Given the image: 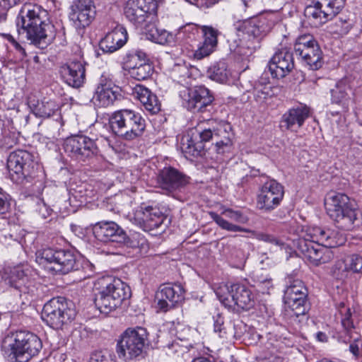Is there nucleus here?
Segmentation results:
<instances>
[{
    "label": "nucleus",
    "instance_id": "1",
    "mask_svg": "<svg viewBox=\"0 0 362 362\" xmlns=\"http://www.w3.org/2000/svg\"><path fill=\"white\" fill-rule=\"evenodd\" d=\"M16 24L18 34L40 49L50 45L56 36L48 11L36 4H24L16 17Z\"/></svg>",
    "mask_w": 362,
    "mask_h": 362
},
{
    "label": "nucleus",
    "instance_id": "2",
    "mask_svg": "<svg viewBox=\"0 0 362 362\" xmlns=\"http://www.w3.org/2000/svg\"><path fill=\"white\" fill-rule=\"evenodd\" d=\"M344 238L338 232L320 227L308 228L296 243L298 252L311 265L318 267L334 257L331 248L341 245Z\"/></svg>",
    "mask_w": 362,
    "mask_h": 362
},
{
    "label": "nucleus",
    "instance_id": "3",
    "mask_svg": "<svg viewBox=\"0 0 362 362\" xmlns=\"http://www.w3.org/2000/svg\"><path fill=\"white\" fill-rule=\"evenodd\" d=\"M237 37L230 42V49L235 54L247 57L259 47L261 40L270 27L265 18H250L234 23Z\"/></svg>",
    "mask_w": 362,
    "mask_h": 362
},
{
    "label": "nucleus",
    "instance_id": "4",
    "mask_svg": "<svg viewBox=\"0 0 362 362\" xmlns=\"http://www.w3.org/2000/svg\"><path fill=\"white\" fill-rule=\"evenodd\" d=\"M325 204L327 214L337 228L351 230L360 224L361 212L346 194L332 192L325 199Z\"/></svg>",
    "mask_w": 362,
    "mask_h": 362
},
{
    "label": "nucleus",
    "instance_id": "5",
    "mask_svg": "<svg viewBox=\"0 0 362 362\" xmlns=\"http://www.w3.org/2000/svg\"><path fill=\"white\" fill-rule=\"evenodd\" d=\"M40 338L29 332L20 331L4 339L2 349L12 362H28L42 349Z\"/></svg>",
    "mask_w": 362,
    "mask_h": 362
},
{
    "label": "nucleus",
    "instance_id": "6",
    "mask_svg": "<svg viewBox=\"0 0 362 362\" xmlns=\"http://www.w3.org/2000/svg\"><path fill=\"white\" fill-rule=\"evenodd\" d=\"M98 284L100 288L95 303L101 313H108L130 296L129 286L119 279L103 278Z\"/></svg>",
    "mask_w": 362,
    "mask_h": 362
},
{
    "label": "nucleus",
    "instance_id": "7",
    "mask_svg": "<svg viewBox=\"0 0 362 362\" xmlns=\"http://www.w3.org/2000/svg\"><path fill=\"white\" fill-rule=\"evenodd\" d=\"M148 333L142 327H129L120 335L117 343L119 358L126 361L137 360L144 356L148 346Z\"/></svg>",
    "mask_w": 362,
    "mask_h": 362
},
{
    "label": "nucleus",
    "instance_id": "8",
    "mask_svg": "<svg viewBox=\"0 0 362 362\" xmlns=\"http://www.w3.org/2000/svg\"><path fill=\"white\" fill-rule=\"evenodd\" d=\"M110 125L115 135L132 141L142 135L146 128V121L139 112L123 109L112 115Z\"/></svg>",
    "mask_w": 362,
    "mask_h": 362
},
{
    "label": "nucleus",
    "instance_id": "9",
    "mask_svg": "<svg viewBox=\"0 0 362 362\" xmlns=\"http://www.w3.org/2000/svg\"><path fill=\"white\" fill-rule=\"evenodd\" d=\"M93 231L95 238L100 242L117 243L132 248L144 249L148 247L144 238L140 235L128 237L125 231L115 222L98 223L93 226Z\"/></svg>",
    "mask_w": 362,
    "mask_h": 362
},
{
    "label": "nucleus",
    "instance_id": "10",
    "mask_svg": "<svg viewBox=\"0 0 362 362\" xmlns=\"http://www.w3.org/2000/svg\"><path fill=\"white\" fill-rule=\"evenodd\" d=\"M73 303L63 297L54 298L44 305L42 319L49 327L59 329L74 319Z\"/></svg>",
    "mask_w": 362,
    "mask_h": 362
},
{
    "label": "nucleus",
    "instance_id": "11",
    "mask_svg": "<svg viewBox=\"0 0 362 362\" xmlns=\"http://www.w3.org/2000/svg\"><path fill=\"white\" fill-rule=\"evenodd\" d=\"M37 168V163L33 154L25 150L11 153L7 159L11 179L17 184L30 182Z\"/></svg>",
    "mask_w": 362,
    "mask_h": 362
},
{
    "label": "nucleus",
    "instance_id": "12",
    "mask_svg": "<svg viewBox=\"0 0 362 362\" xmlns=\"http://www.w3.org/2000/svg\"><path fill=\"white\" fill-rule=\"evenodd\" d=\"M294 53L311 70H317L323 64L322 52L311 35H303L296 39Z\"/></svg>",
    "mask_w": 362,
    "mask_h": 362
},
{
    "label": "nucleus",
    "instance_id": "13",
    "mask_svg": "<svg viewBox=\"0 0 362 362\" xmlns=\"http://www.w3.org/2000/svg\"><path fill=\"white\" fill-rule=\"evenodd\" d=\"M226 293H222V288L216 291L217 297L225 307L237 310H248L254 307V295L246 286L235 284L226 287Z\"/></svg>",
    "mask_w": 362,
    "mask_h": 362
},
{
    "label": "nucleus",
    "instance_id": "14",
    "mask_svg": "<svg viewBox=\"0 0 362 362\" xmlns=\"http://www.w3.org/2000/svg\"><path fill=\"white\" fill-rule=\"evenodd\" d=\"M346 0H315L307 6L304 15L310 24L318 27L332 20L344 8Z\"/></svg>",
    "mask_w": 362,
    "mask_h": 362
},
{
    "label": "nucleus",
    "instance_id": "15",
    "mask_svg": "<svg viewBox=\"0 0 362 362\" xmlns=\"http://www.w3.org/2000/svg\"><path fill=\"white\" fill-rule=\"evenodd\" d=\"M64 149L69 157L78 162L88 161L99 152L95 141L82 134L67 137Z\"/></svg>",
    "mask_w": 362,
    "mask_h": 362
},
{
    "label": "nucleus",
    "instance_id": "16",
    "mask_svg": "<svg viewBox=\"0 0 362 362\" xmlns=\"http://www.w3.org/2000/svg\"><path fill=\"white\" fill-rule=\"evenodd\" d=\"M215 127L202 128L201 126L191 129L181 141V150L185 156L198 157L204 155V143L215 139Z\"/></svg>",
    "mask_w": 362,
    "mask_h": 362
},
{
    "label": "nucleus",
    "instance_id": "17",
    "mask_svg": "<svg viewBox=\"0 0 362 362\" xmlns=\"http://www.w3.org/2000/svg\"><path fill=\"white\" fill-rule=\"evenodd\" d=\"M40 255L51 264L49 269L55 273L65 274L78 269L76 256L69 250L47 247L41 251Z\"/></svg>",
    "mask_w": 362,
    "mask_h": 362
},
{
    "label": "nucleus",
    "instance_id": "18",
    "mask_svg": "<svg viewBox=\"0 0 362 362\" xmlns=\"http://www.w3.org/2000/svg\"><path fill=\"white\" fill-rule=\"evenodd\" d=\"M156 0H127L124 8L127 19L136 27L142 26L151 13L157 11Z\"/></svg>",
    "mask_w": 362,
    "mask_h": 362
},
{
    "label": "nucleus",
    "instance_id": "19",
    "mask_svg": "<svg viewBox=\"0 0 362 362\" xmlns=\"http://www.w3.org/2000/svg\"><path fill=\"white\" fill-rule=\"evenodd\" d=\"M196 33H197L196 26L193 24H187L179 28L177 37L181 38L188 34V37L183 45L184 48L186 49L187 55L189 57L200 60L210 55L213 52L214 47L204 42L197 43L194 38Z\"/></svg>",
    "mask_w": 362,
    "mask_h": 362
},
{
    "label": "nucleus",
    "instance_id": "20",
    "mask_svg": "<svg viewBox=\"0 0 362 362\" xmlns=\"http://www.w3.org/2000/svg\"><path fill=\"white\" fill-rule=\"evenodd\" d=\"M96 15V8L93 0H76L70 6L69 18L77 30L89 26Z\"/></svg>",
    "mask_w": 362,
    "mask_h": 362
},
{
    "label": "nucleus",
    "instance_id": "21",
    "mask_svg": "<svg viewBox=\"0 0 362 362\" xmlns=\"http://www.w3.org/2000/svg\"><path fill=\"white\" fill-rule=\"evenodd\" d=\"M284 187L275 180H269L262 186L257 195L259 209L270 211L276 208L283 199Z\"/></svg>",
    "mask_w": 362,
    "mask_h": 362
},
{
    "label": "nucleus",
    "instance_id": "22",
    "mask_svg": "<svg viewBox=\"0 0 362 362\" xmlns=\"http://www.w3.org/2000/svg\"><path fill=\"white\" fill-rule=\"evenodd\" d=\"M180 95L183 106L192 112H204L214 100L209 90L203 86L185 90L181 92Z\"/></svg>",
    "mask_w": 362,
    "mask_h": 362
},
{
    "label": "nucleus",
    "instance_id": "23",
    "mask_svg": "<svg viewBox=\"0 0 362 362\" xmlns=\"http://www.w3.org/2000/svg\"><path fill=\"white\" fill-rule=\"evenodd\" d=\"M185 290L180 284L167 283L162 284L155 296L157 308L167 312L184 298Z\"/></svg>",
    "mask_w": 362,
    "mask_h": 362
},
{
    "label": "nucleus",
    "instance_id": "24",
    "mask_svg": "<svg viewBox=\"0 0 362 362\" xmlns=\"http://www.w3.org/2000/svg\"><path fill=\"white\" fill-rule=\"evenodd\" d=\"M189 177L172 167L160 170L157 176L159 187L169 194L180 192L189 182Z\"/></svg>",
    "mask_w": 362,
    "mask_h": 362
},
{
    "label": "nucleus",
    "instance_id": "25",
    "mask_svg": "<svg viewBox=\"0 0 362 362\" xmlns=\"http://www.w3.org/2000/svg\"><path fill=\"white\" fill-rule=\"evenodd\" d=\"M136 223L145 231H152L162 226L165 216L158 207L140 206L134 214Z\"/></svg>",
    "mask_w": 362,
    "mask_h": 362
},
{
    "label": "nucleus",
    "instance_id": "26",
    "mask_svg": "<svg viewBox=\"0 0 362 362\" xmlns=\"http://www.w3.org/2000/svg\"><path fill=\"white\" fill-rule=\"evenodd\" d=\"M294 67L293 54L287 48L276 51L269 63V70L274 78H282Z\"/></svg>",
    "mask_w": 362,
    "mask_h": 362
},
{
    "label": "nucleus",
    "instance_id": "27",
    "mask_svg": "<svg viewBox=\"0 0 362 362\" xmlns=\"http://www.w3.org/2000/svg\"><path fill=\"white\" fill-rule=\"evenodd\" d=\"M60 71L64 81L69 86L79 88L83 84L86 70L82 62L71 61L61 66Z\"/></svg>",
    "mask_w": 362,
    "mask_h": 362
},
{
    "label": "nucleus",
    "instance_id": "28",
    "mask_svg": "<svg viewBox=\"0 0 362 362\" xmlns=\"http://www.w3.org/2000/svg\"><path fill=\"white\" fill-rule=\"evenodd\" d=\"M310 110L305 105L300 104L296 107L289 109L285 112L281 119V124L287 129L300 128L304 124L306 119L310 117Z\"/></svg>",
    "mask_w": 362,
    "mask_h": 362
},
{
    "label": "nucleus",
    "instance_id": "29",
    "mask_svg": "<svg viewBox=\"0 0 362 362\" xmlns=\"http://www.w3.org/2000/svg\"><path fill=\"white\" fill-rule=\"evenodd\" d=\"M127 40V32L122 26L108 33L100 42L99 46L103 52L112 53L120 49Z\"/></svg>",
    "mask_w": 362,
    "mask_h": 362
},
{
    "label": "nucleus",
    "instance_id": "30",
    "mask_svg": "<svg viewBox=\"0 0 362 362\" xmlns=\"http://www.w3.org/2000/svg\"><path fill=\"white\" fill-rule=\"evenodd\" d=\"M131 95L143 105L144 108L151 114H156L160 110V104L154 95L146 87L137 84L132 88Z\"/></svg>",
    "mask_w": 362,
    "mask_h": 362
},
{
    "label": "nucleus",
    "instance_id": "31",
    "mask_svg": "<svg viewBox=\"0 0 362 362\" xmlns=\"http://www.w3.org/2000/svg\"><path fill=\"white\" fill-rule=\"evenodd\" d=\"M230 129V124L227 123H220L214 129L216 151L219 154H223L231 149L233 134Z\"/></svg>",
    "mask_w": 362,
    "mask_h": 362
},
{
    "label": "nucleus",
    "instance_id": "32",
    "mask_svg": "<svg viewBox=\"0 0 362 362\" xmlns=\"http://www.w3.org/2000/svg\"><path fill=\"white\" fill-rule=\"evenodd\" d=\"M28 105L32 112L37 117L49 118L53 115H60L59 105L54 100H44L36 103L30 100Z\"/></svg>",
    "mask_w": 362,
    "mask_h": 362
},
{
    "label": "nucleus",
    "instance_id": "33",
    "mask_svg": "<svg viewBox=\"0 0 362 362\" xmlns=\"http://www.w3.org/2000/svg\"><path fill=\"white\" fill-rule=\"evenodd\" d=\"M116 98V93L112 90L110 86L103 83L101 80L93 97L94 103L98 106L107 107L112 105Z\"/></svg>",
    "mask_w": 362,
    "mask_h": 362
},
{
    "label": "nucleus",
    "instance_id": "34",
    "mask_svg": "<svg viewBox=\"0 0 362 362\" xmlns=\"http://www.w3.org/2000/svg\"><path fill=\"white\" fill-rule=\"evenodd\" d=\"M348 91L350 92L351 89L344 82L337 83L330 91L332 102L341 105L345 110H348L349 105L352 103V100Z\"/></svg>",
    "mask_w": 362,
    "mask_h": 362
},
{
    "label": "nucleus",
    "instance_id": "35",
    "mask_svg": "<svg viewBox=\"0 0 362 362\" xmlns=\"http://www.w3.org/2000/svg\"><path fill=\"white\" fill-rule=\"evenodd\" d=\"M8 284L21 292H28V276L21 267L13 268L8 279Z\"/></svg>",
    "mask_w": 362,
    "mask_h": 362
},
{
    "label": "nucleus",
    "instance_id": "36",
    "mask_svg": "<svg viewBox=\"0 0 362 362\" xmlns=\"http://www.w3.org/2000/svg\"><path fill=\"white\" fill-rule=\"evenodd\" d=\"M148 38L160 45H172L175 42V36L173 33L156 27L148 31Z\"/></svg>",
    "mask_w": 362,
    "mask_h": 362
},
{
    "label": "nucleus",
    "instance_id": "37",
    "mask_svg": "<svg viewBox=\"0 0 362 362\" xmlns=\"http://www.w3.org/2000/svg\"><path fill=\"white\" fill-rule=\"evenodd\" d=\"M209 78L218 83L226 82L228 76V71L226 65L223 62L218 63L211 66L207 71Z\"/></svg>",
    "mask_w": 362,
    "mask_h": 362
},
{
    "label": "nucleus",
    "instance_id": "38",
    "mask_svg": "<svg viewBox=\"0 0 362 362\" xmlns=\"http://www.w3.org/2000/svg\"><path fill=\"white\" fill-rule=\"evenodd\" d=\"M146 54L141 51L127 53L123 58L124 66L129 71L136 68L140 63L146 62Z\"/></svg>",
    "mask_w": 362,
    "mask_h": 362
},
{
    "label": "nucleus",
    "instance_id": "39",
    "mask_svg": "<svg viewBox=\"0 0 362 362\" xmlns=\"http://www.w3.org/2000/svg\"><path fill=\"white\" fill-rule=\"evenodd\" d=\"M153 73V67L146 62L140 63L136 68L129 71L131 76L136 80H146L151 76Z\"/></svg>",
    "mask_w": 362,
    "mask_h": 362
},
{
    "label": "nucleus",
    "instance_id": "40",
    "mask_svg": "<svg viewBox=\"0 0 362 362\" xmlns=\"http://www.w3.org/2000/svg\"><path fill=\"white\" fill-rule=\"evenodd\" d=\"M211 218L215 221L222 229L232 232H249L248 229L244 228L239 226L233 224L225 220L220 215L215 212H210Z\"/></svg>",
    "mask_w": 362,
    "mask_h": 362
},
{
    "label": "nucleus",
    "instance_id": "41",
    "mask_svg": "<svg viewBox=\"0 0 362 362\" xmlns=\"http://www.w3.org/2000/svg\"><path fill=\"white\" fill-rule=\"evenodd\" d=\"M345 270L353 273H362V255L353 254L344 261Z\"/></svg>",
    "mask_w": 362,
    "mask_h": 362
},
{
    "label": "nucleus",
    "instance_id": "42",
    "mask_svg": "<svg viewBox=\"0 0 362 362\" xmlns=\"http://www.w3.org/2000/svg\"><path fill=\"white\" fill-rule=\"evenodd\" d=\"M255 286L262 293H268L272 288V279L268 274H257L255 276Z\"/></svg>",
    "mask_w": 362,
    "mask_h": 362
},
{
    "label": "nucleus",
    "instance_id": "43",
    "mask_svg": "<svg viewBox=\"0 0 362 362\" xmlns=\"http://www.w3.org/2000/svg\"><path fill=\"white\" fill-rule=\"evenodd\" d=\"M11 211L10 197L0 188V218L6 219Z\"/></svg>",
    "mask_w": 362,
    "mask_h": 362
},
{
    "label": "nucleus",
    "instance_id": "44",
    "mask_svg": "<svg viewBox=\"0 0 362 362\" xmlns=\"http://www.w3.org/2000/svg\"><path fill=\"white\" fill-rule=\"evenodd\" d=\"M255 237L258 240L264 241L265 243L274 245L276 247H280L281 250H286L287 248V245L281 239L276 238V236L272 234L263 232H258L255 233Z\"/></svg>",
    "mask_w": 362,
    "mask_h": 362
},
{
    "label": "nucleus",
    "instance_id": "45",
    "mask_svg": "<svg viewBox=\"0 0 362 362\" xmlns=\"http://www.w3.org/2000/svg\"><path fill=\"white\" fill-rule=\"evenodd\" d=\"M293 295L307 296V289L300 280H294L285 290L284 296Z\"/></svg>",
    "mask_w": 362,
    "mask_h": 362
},
{
    "label": "nucleus",
    "instance_id": "46",
    "mask_svg": "<svg viewBox=\"0 0 362 362\" xmlns=\"http://www.w3.org/2000/svg\"><path fill=\"white\" fill-rule=\"evenodd\" d=\"M289 309L291 310V315H294L296 317H298L300 315H304L307 311L308 310V304L307 303V300H301L299 299L298 301L292 303H289V304H286Z\"/></svg>",
    "mask_w": 362,
    "mask_h": 362
},
{
    "label": "nucleus",
    "instance_id": "47",
    "mask_svg": "<svg viewBox=\"0 0 362 362\" xmlns=\"http://www.w3.org/2000/svg\"><path fill=\"white\" fill-rule=\"evenodd\" d=\"M202 32L204 37V40L203 42L215 48L218 42V30L210 26H203Z\"/></svg>",
    "mask_w": 362,
    "mask_h": 362
},
{
    "label": "nucleus",
    "instance_id": "48",
    "mask_svg": "<svg viewBox=\"0 0 362 362\" xmlns=\"http://www.w3.org/2000/svg\"><path fill=\"white\" fill-rule=\"evenodd\" d=\"M88 362H117L115 356L107 351H95L90 356Z\"/></svg>",
    "mask_w": 362,
    "mask_h": 362
},
{
    "label": "nucleus",
    "instance_id": "49",
    "mask_svg": "<svg viewBox=\"0 0 362 362\" xmlns=\"http://www.w3.org/2000/svg\"><path fill=\"white\" fill-rule=\"evenodd\" d=\"M222 215L227 218L241 223L247 222V218L240 211H235L231 209H226L221 212Z\"/></svg>",
    "mask_w": 362,
    "mask_h": 362
},
{
    "label": "nucleus",
    "instance_id": "50",
    "mask_svg": "<svg viewBox=\"0 0 362 362\" xmlns=\"http://www.w3.org/2000/svg\"><path fill=\"white\" fill-rule=\"evenodd\" d=\"M21 0H0V22L5 21L8 9L16 5Z\"/></svg>",
    "mask_w": 362,
    "mask_h": 362
},
{
    "label": "nucleus",
    "instance_id": "51",
    "mask_svg": "<svg viewBox=\"0 0 362 362\" xmlns=\"http://www.w3.org/2000/svg\"><path fill=\"white\" fill-rule=\"evenodd\" d=\"M37 211L42 218H47L52 212V209L44 202L40 199L37 204Z\"/></svg>",
    "mask_w": 362,
    "mask_h": 362
},
{
    "label": "nucleus",
    "instance_id": "52",
    "mask_svg": "<svg viewBox=\"0 0 362 362\" xmlns=\"http://www.w3.org/2000/svg\"><path fill=\"white\" fill-rule=\"evenodd\" d=\"M214 332L218 333L219 336L222 337V334L226 333L225 327L223 326V317L221 315L218 314L216 316L214 317Z\"/></svg>",
    "mask_w": 362,
    "mask_h": 362
},
{
    "label": "nucleus",
    "instance_id": "53",
    "mask_svg": "<svg viewBox=\"0 0 362 362\" xmlns=\"http://www.w3.org/2000/svg\"><path fill=\"white\" fill-rule=\"evenodd\" d=\"M172 74L175 78H185L188 74V69L185 64H175L173 68Z\"/></svg>",
    "mask_w": 362,
    "mask_h": 362
},
{
    "label": "nucleus",
    "instance_id": "54",
    "mask_svg": "<svg viewBox=\"0 0 362 362\" xmlns=\"http://www.w3.org/2000/svg\"><path fill=\"white\" fill-rule=\"evenodd\" d=\"M337 25L339 27L338 29L335 30L339 35H346L349 33V31L351 28V24L348 23L347 21H339L336 23Z\"/></svg>",
    "mask_w": 362,
    "mask_h": 362
},
{
    "label": "nucleus",
    "instance_id": "55",
    "mask_svg": "<svg viewBox=\"0 0 362 362\" xmlns=\"http://www.w3.org/2000/svg\"><path fill=\"white\" fill-rule=\"evenodd\" d=\"M269 95V90L267 87H264L263 88H256L255 90L254 96L255 100L257 102H262L265 100Z\"/></svg>",
    "mask_w": 362,
    "mask_h": 362
},
{
    "label": "nucleus",
    "instance_id": "56",
    "mask_svg": "<svg viewBox=\"0 0 362 362\" xmlns=\"http://www.w3.org/2000/svg\"><path fill=\"white\" fill-rule=\"evenodd\" d=\"M342 326L347 331L351 330L353 327V322L351 320V313L349 309H347L344 317L341 319Z\"/></svg>",
    "mask_w": 362,
    "mask_h": 362
},
{
    "label": "nucleus",
    "instance_id": "57",
    "mask_svg": "<svg viewBox=\"0 0 362 362\" xmlns=\"http://www.w3.org/2000/svg\"><path fill=\"white\" fill-rule=\"evenodd\" d=\"M254 3L255 0H235V5L243 11H246L247 8L252 6Z\"/></svg>",
    "mask_w": 362,
    "mask_h": 362
},
{
    "label": "nucleus",
    "instance_id": "58",
    "mask_svg": "<svg viewBox=\"0 0 362 362\" xmlns=\"http://www.w3.org/2000/svg\"><path fill=\"white\" fill-rule=\"evenodd\" d=\"M218 1V0H196V4L199 7L209 8L214 5Z\"/></svg>",
    "mask_w": 362,
    "mask_h": 362
},
{
    "label": "nucleus",
    "instance_id": "59",
    "mask_svg": "<svg viewBox=\"0 0 362 362\" xmlns=\"http://www.w3.org/2000/svg\"><path fill=\"white\" fill-rule=\"evenodd\" d=\"M306 297L307 296H301L300 295L299 296L293 295V296H284V302L286 304H289L290 302H291V303H295V302L298 301L299 299L307 300Z\"/></svg>",
    "mask_w": 362,
    "mask_h": 362
},
{
    "label": "nucleus",
    "instance_id": "60",
    "mask_svg": "<svg viewBox=\"0 0 362 362\" xmlns=\"http://www.w3.org/2000/svg\"><path fill=\"white\" fill-rule=\"evenodd\" d=\"M316 338L319 341H321V342H325V341H327V337L326 334H325L324 332H318L316 334Z\"/></svg>",
    "mask_w": 362,
    "mask_h": 362
},
{
    "label": "nucleus",
    "instance_id": "61",
    "mask_svg": "<svg viewBox=\"0 0 362 362\" xmlns=\"http://www.w3.org/2000/svg\"><path fill=\"white\" fill-rule=\"evenodd\" d=\"M349 350L350 351L356 356L358 355L359 349L357 345L356 344H351L349 346Z\"/></svg>",
    "mask_w": 362,
    "mask_h": 362
},
{
    "label": "nucleus",
    "instance_id": "62",
    "mask_svg": "<svg viewBox=\"0 0 362 362\" xmlns=\"http://www.w3.org/2000/svg\"><path fill=\"white\" fill-rule=\"evenodd\" d=\"M192 362H211L210 360L204 358V357H199L194 359Z\"/></svg>",
    "mask_w": 362,
    "mask_h": 362
},
{
    "label": "nucleus",
    "instance_id": "63",
    "mask_svg": "<svg viewBox=\"0 0 362 362\" xmlns=\"http://www.w3.org/2000/svg\"><path fill=\"white\" fill-rule=\"evenodd\" d=\"M17 46L20 51H21L22 52H24V49L19 45H17Z\"/></svg>",
    "mask_w": 362,
    "mask_h": 362
},
{
    "label": "nucleus",
    "instance_id": "64",
    "mask_svg": "<svg viewBox=\"0 0 362 362\" xmlns=\"http://www.w3.org/2000/svg\"><path fill=\"white\" fill-rule=\"evenodd\" d=\"M361 145H362V143L361 144Z\"/></svg>",
    "mask_w": 362,
    "mask_h": 362
}]
</instances>
